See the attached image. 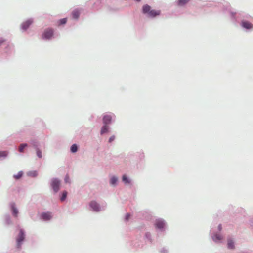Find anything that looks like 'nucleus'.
<instances>
[{"label": "nucleus", "instance_id": "nucleus-1", "mask_svg": "<svg viewBox=\"0 0 253 253\" xmlns=\"http://www.w3.org/2000/svg\"><path fill=\"white\" fill-rule=\"evenodd\" d=\"M142 11L144 14H147L150 17H155L160 14V11L157 10H152L151 7L147 5H144L142 8Z\"/></svg>", "mask_w": 253, "mask_h": 253}, {"label": "nucleus", "instance_id": "nucleus-2", "mask_svg": "<svg viewBox=\"0 0 253 253\" xmlns=\"http://www.w3.org/2000/svg\"><path fill=\"white\" fill-rule=\"evenodd\" d=\"M53 29L47 28L44 30L42 34V37L44 39H50L53 35Z\"/></svg>", "mask_w": 253, "mask_h": 253}, {"label": "nucleus", "instance_id": "nucleus-3", "mask_svg": "<svg viewBox=\"0 0 253 253\" xmlns=\"http://www.w3.org/2000/svg\"><path fill=\"white\" fill-rule=\"evenodd\" d=\"M24 233L22 230H20L18 236L16 239L17 241V247L20 248L22 244V242L24 239Z\"/></svg>", "mask_w": 253, "mask_h": 253}, {"label": "nucleus", "instance_id": "nucleus-4", "mask_svg": "<svg viewBox=\"0 0 253 253\" xmlns=\"http://www.w3.org/2000/svg\"><path fill=\"white\" fill-rule=\"evenodd\" d=\"M60 181L57 179H54L51 182V186L55 192H57L59 190Z\"/></svg>", "mask_w": 253, "mask_h": 253}, {"label": "nucleus", "instance_id": "nucleus-5", "mask_svg": "<svg viewBox=\"0 0 253 253\" xmlns=\"http://www.w3.org/2000/svg\"><path fill=\"white\" fill-rule=\"evenodd\" d=\"M41 218L45 221L49 220L52 218L51 213L49 212H43L41 214Z\"/></svg>", "mask_w": 253, "mask_h": 253}, {"label": "nucleus", "instance_id": "nucleus-6", "mask_svg": "<svg viewBox=\"0 0 253 253\" xmlns=\"http://www.w3.org/2000/svg\"><path fill=\"white\" fill-rule=\"evenodd\" d=\"M89 205L94 211H100L99 205L96 202L93 201H91Z\"/></svg>", "mask_w": 253, "mask_h": 253}, {"label": "nucleus", "instance_id": "nucleus-7", "mask_svg": "<svg viewBox=\"0 0 253 253\" xmlns=\"http://www.w3.org/2000/svg\"><path fill=\"white\" fill-rule=\"evenodd\" d=\"M155 225L156 228L162 229L165 226V223L163 220L159 219L156 221Z\"/></svg>", "mask_w": 253, "mask_h": 253}, {"label": "nucleus", "instance_id": "nucleus-8", "mask_svg": "<svg viewBox=\"0 0 253 253\" xmlns=\"http://www.w3.org/2000/svg\"><path fill=\"white\" fill-rule=\"evenodd\" d=\"M33 21L31 19H29L24 22L22 25V28L23 30H26L29 26L32 23Z\"/></svg>", "mask_w": 253, "mask_h": 253}, {"label": "nucleus", "instance_id": "nucleus-9", "mask_svg": "<svg viewBox=\"0 0 253 253\" xmlns=\"http://www.w3.org/2000/svg\"><path fill=\"white\" fill-rule=\"evenodd\" d=\"M242 26L247 29H251L253 27V25L248 21H243L242 22Z\"/></svg>", "mask_w": 253, "mask_h": 253}, {"label": "nucleus", "instance_id": "nucleus-10", "mask_svg": "<svg viewBox=\"0 0 253 253\" xmlns=\"http://www.w3.org/2000/svg\"><path fill=\"white\" fill-rule=\"evenodd\" d=\"M112 117L110 115H107L104 116L103 117V123L105 125H108L109 124L111 121Z\"/></svg>", "mask_w": 253, "mask_h": 253}, {"label": "nucleus", "instance_id": "nucleus-11", "mask_svg": "<svg viewBox=\"0 0 253 253\" xmlns=\"http://www.w3.org/2000/svg\"><path fill=\"white\" fill-rule=\"evenodd\" d=\"M80 12L78 9L74 10L72 13L73 18L74 19H78L80 16Z\"/></svg>", "mask_w": 253, "mask_h": 253}, {"label": "nucleus", "instance_id": "nucleus-12", "mask_svg": "<svg viewBox=\"0 0 253 253\" xmlns=\"http://www.w3.org/2000/svg\"><path fill=\"white\" fill-rule=\"evenodd\" d=\"M222 239V237H221V236L218 234H215L212 237L213 240L215 242H218L220 241Z\"/></svg>", "mask_w": 253, "mask_h": 253}, {"label": "nucleus", "instance_id": "nucleus-13", "mask_svg": "<svg viewBox=\"0 0 253 253\" xmlns=\"http://www.w3.org/2000/svg\"><path fill=\"white\" fill-rule=\"evenodd\" d=\"M108 131V127L107 125H105L102 126L101 130V134H103L104 133H107Z\"/></svg>", "mask_w": 253, "mask_h": 253}, {"label": "nucleus", "instance_id": "nucleus-14", "mask_svg": "<svg viewBox=\"0 0 253 253\" xmlns=\"http://www.w3.org/2000/svg\"><path fill=\"white\" fill-rule=\"evenodd\" d=\"M228 248L229 249H233L234 248V242L231 239L228 240Z\"/></svg>", "mask_w": 253, "mask_h": 253}, {"label": "nucleus", "instance_id": "nucleus-15", "mask_svg": "<svg viewBox=\"0 0 253 253\" xmlns=\"http://www.w3.org/2000/svg\"><path fill=\"white\" fill-rule=\"evenodd\" d=\"M189 1V0H179L177 4L179 6H183Z\"/></svg>", "mask_w": 253, "mask_h": 253}, {"label": "nucleus", "instance_id": "nucleus-16", "mask_svg": "<svg viewBox=\"0 0 253 253\" xmlns=\"http://www.w3.org/2000/svg\"><path fill=\"white\" fill-rule=\"evenodd\" d=\"M78 150V146L76 144H73L71 147V151L73 153L77 152Z\"/></svg>", "mask_w": 253, "mask_h": 253}, {"label": "nucleus", "instance_id": "nucleus-17", "mask_svg": "<svg viewBox=\"0 0 253 253\" xmlns=\"http://www.w3.org/2000/svg\"><path fill=\"white\" fill-rule=\"evenodd\" d=\"M117 180V178L115 176H113L111 177V178L110 179V184L111 185H115L116 183Z\"/></svg>", "mask_w": 253, "mask_h": 253}, {"label": "nucleus", "instance_id": "nucleus-18", "mask_svg": "<svg viewBox=\"0 0 253 253\" xmlns=\"http://www.w3.org/2000/svg\"><path fill=\"white\" fill-rule=\"evenodd\" d=\"M27 144H25V143H24V144H21L19 147V151L20 152H23V149L26 147H27Z\"/></svg>", "mask_w": 253, "mask_h": 253}, {"label": "nucleus", "instance_id": "nucleus-19", "mask_svg": "<svg viewBox=\"0 0 253 253\" xmlns=\"http://www.w3.org/2000/svg\"><path fill=\"white\" fill-rule=\"evenodd\" d=\"M28 176L32 177H36L37 175V172L36 171H29L27 173Z\"/></svg>", "mask_w": 253, "mask_h": 253}, {"label": "nucleus", "instance_id": "nucleus-20", "mask_svg": "<svg viewBox=\"0 0 253 253\" xmlns=\"http://www.w3.org/2000/svg\"><path fill=\"white\" fill-rule=\"evenodd\" d=\"M122 180L125 183H129L130 181L126 177V175H124L123 176Z\"/></svg>", "mask_w": 253, "mask_h": 253}, {"label": "nucleus", "instance_id": "nucleus-21", "mask_svg": "<svg viewBox=\"0 0 253 253\" xmlns=\"http://www.w3.org/2000/svg\"><path fill=\"white\" fill-rule=\"evenodd\" d=\"M22 176V172H19L17 175H14V177L16 179H18L20 177H21Z\"/></svg>", "mask_w": 253, "mask_h": 253}, {"label": "nucleus", "instance_id": "nucleus-22", "mask_svg": "<svg viewBox=\"0 0 253 253\" xmlns=\"http://www.w3.org/2000/svg\"><path fill=\"white\" fill-rule=\"evenodd\" d=\"M67 192L65 191L62 194V196L61 198V200L62 201H64L65 200V199L66 198V197H67Z\"/></svg>", "mask_w": 253, "mask_h": 253}, {"label": "nucleus", "instance_id": "nucleus-23", "mask_svg": "<svg viewBox=\"0 0 253 253\" xmlns=\"http://www.w3.org/2000/svg\"><path fill=\"white\" fill-rule=\"evenodd\" d=\"M13 210V214L15 216H17L18 214V210L16 209V208L13 207L12 208Z\"/></svg>", "mask_w": 253, "mask_h": 253}, {"label": "nucleus", "instance_id": "nucleus-24", "mask_svg": "<svg viewBox=\"0 0 253 253\" xmlns=\"http://www.w3.org/2000/svg\"><path fill=\"white\" fill-rule=\"evenodd\" d=\"M67 22L66 18H63L59 20V25L64 24Z\"/></svg>", "mask_w": 253, "mask_h": 253}, {"label": "nucleus", "instance_id": "nucleus-25", "mask_svg": "<svg viewBox=\"0 0 253 253\" xmlns=\"http://www.w3.org/2000/svg\"><path fill=\"white\" fill-rule=\"evenodd\" d=\"M7 155V153L6 151H0V157H5Z\"/></svg>", "mask_w": 253, "mask_h": 253}, {"label": "nucleus", "instance_id": "nucleus-26", "mask_svg": "<svg viewBox=\"0 0 253 253\" xmlns=\"http://www.w3.org/2000/svg\"><path fill=\"white\" fill-rule=\"evenodd\" d=\"M37 155L40 158H41L42 157V152L39 149L37 150Z\"/></svg>", "mask_w": 253, "mask_h": 253}, {"label": "nucleus", "instance_id": "nucleus-27", "mask_svg": "<svg viewBox=\"0 0 253 253\" xmlns=\"http://www.w3.org/2000/svg\"><path fill=\"white\" fill-rule=\"evenodd\" d=\"M115 139V136H112L110 138H109V142H111L112 141H113Z\"/></svg>", "mask_w": 253, "mask_h": 253}, {"label": "nucleus", "instance_id": "nucleus-28", "mask_svg": "<svg viewBox=\"0 0 253 253\" xmlns=\"http://www.w3.org/2000/svg\"><path fill=\"white\" fill-rule=\"evenodd\" d=\"M130 214L129 213H127L126 216V220H128L129 218H130Z\"/></svg>", "mask_w": 253, "mask_h": 253}, {"label": "nucleus", "instance_id": "nucleus-29", "mask_svg": "<svg viewBox=\"0 0 253 253\" xmlns=\"http://www.w3.org/2000/svg\"><path fill=\"white\" fill-rule=\"evenodd\" d=\"M145 236H146V237L147 238H148V239H150V236H151L150 233H146V234H145Z\"/></svg>", "mask_w": 253, "mask_h": 253}, {"label": "nucleus", "instance_id": "nucleus-30", "mask_svg": "<svg viewBox=\"0 0 253 253\" xmlns=\"http://www.w3.org/2000/svg\"><path fill=\"white\" fill-rule=\"evenodd\" d=\"M5 40L3 39H0V46L4 42Z\"/></svg>", "mask_w": 253, "mask_h": 253}, {"label": "nucleus", "instance_id": "nucleus-31", "mask_svg": "<svg viewBox=\"0 0 253 253\" xmlns=\"http://www.w3.org/2000/svg\"><path fill=\"white\" fill-rule=\"evenodd\" d=\"M218 228V229L220 231L222 229L221 225V224L219 225Z\"/></svg>", "mask_w": 253, "mask_h": 253}, {"label": "nucleus", "instance_id": "nucleus-32", "mask_svg": "<svg viewBox=\"0 0 253 253\" xmlns=\"http://www.w3.org/2000/svg\"><path fill=\"white\" fill-rule=\"evenodd\" d=\"M137 1H140L141 0H135Z\"/></svg>", "mask_w": 253, "mask_h": 253}, {"label": "nucleus", "instance_id": "nucleus-33", "mask_svg": "<svg viewBox=\"0 0 253 253\" xmlns=\"http://www.w3.org/2000/svg\"><path fill=\"white\" fill-rule=\"evenodd\" d=\"M67 180H68V179H65L66 182H67Z\"/></svg>", "mask_w": 253, "mask_h": 253}, {"label": "nucleus", "instance_id": "nucleus-34", "mask_svg": "<svg viewBox=\"0 0 253 253\" xmlns=\"http://www.w3.org/2000/svg\"><path fill=\"white\" fill-rule=\"evenodd\" d=\"M67 180H68V179H65L66 182H67Z\"/></svg>", "mask_w": 253, "mask_h": 253}]
</instances>
